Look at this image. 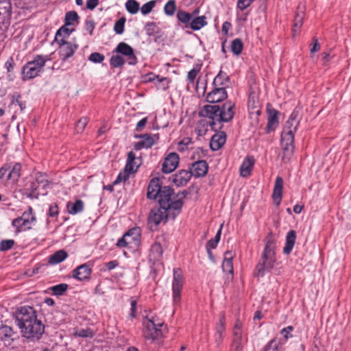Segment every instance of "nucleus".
<instances>
[{"instance_id":"nucleus-1","label":"nucleus","mask_w":351,"mask_h":351,"mask_svg":"<svg viewBox=\"0 0 351 351\" xmlns=\"http://www.w3.org/2000/svg\"><path fill=\"white\" fill-rule=\"evenodd\" d=\"M186 191L175 194L169 186H162L158 178H152L147 187V197L150 199H157L160 207L151 210L148 219H173L180 213L183 202L178 197H185Z\"/></svg>"},{"instance_id":"nucleus-2","label":"nucleus","mask_w":351,"mask_h":351,"mask_svg":"<svg viewBox=\"0 0 351 351\" xmlns=\"http://www.w3.org/2000/svg\"><path fill=\"white\" fill-rule=\"evenodd\" d=\"M16 322L22 337L29 341H39L45 332V326L38 319L36 310L29 306H21L16 312Z\"/></svg>"},{"instance_id":"nucleus-3","label":"nucleus","mask_w":351,"mask_h":351,"mask_svg":"<svg viewBox=\"0 0 351 351\" xmlns=\"http://www.w3.org/2000/svg\"><path fill=\"white\" fill-rule=\"evenodd\" d=\"M276 261V243L272 234L270 233L265 239V245L256 265L255 276L263 277L266 271H269L273 269Z\"/></svg>"},{"instance_id":"nucleus-4","label":"nucleus","mask_w":351,"mask_h":351,"mask_svg":"<svg viewBox=\"0 0 351 351\" xmlns=\"http://www.w3.org/2000/svg\"><path fill=\"white\" fill-rule=\"evenodd\" d=\"M47 60V56L36 55L33 60L27 62L22 69V80L26 81L38 76Z\"/></svg>"},{"instance_id":"nucleus-5","label":"nucleus","mask_w":351,"mask_h":351,"mask_svg":"<svg viewBox=\"0 0 351 351\" xmlns=\"http://www.w3.org/2000/svg\"><path fill=\"white\" fill-rule=\"evenodd\" d=\"M294 134L291 130L282 131L281 134V145L283 150L282 160L288 162L294 152Z\"/></svg>"},{"instance_id":"nucleus-6","label":"nucleus","mask_w":351,"mask_h":351,"mask_svg":"<svg viewBox=\"0 0 351 351\" xmlns=\"http://www.w3.org/2000/svg\"><path fill=\"white\" fill-rule=\"evenodd\" d=\"M173 282H172V298L174 305L180 304L181 300V291L183 288L184 278L183 273L180 268H174L173 270Z\"/></svg>"},{"instance_id":"nucleus-7","label":"nucleus","mask_w":351,"mask_h":351,"mask_svg":"<svg viewBox=\"0 0 351 351\" xmlns=\"http://www.w3.org/2000/svg\"><path fill=\"white\" fill-rule=\"evenodd\" d=\"M19 339V335L13 330L12 327L6 325L0 327V341L3 342L4 346L14 349L15 348L14 342Z\"/></svg>"},{"instance_id":"nucleus-8","label":"nucleus","mask_w":351,"mask_h":351,"mask_svg":"<svg viewBox=\"0 0 351 351\" xmlns=\"http://www.w3.org/2000/svg\"><path fill=\"white\" fill-rule=\"evenodd\" d=\"M219 106L218 105H206L201 114L208 117L211 121H209V125L213 130H216V122L219 123Z\"/></svg>"},{"instance_id":"nucleus-9","label":"nucleus","mask_w":351,"mask_h":351,"mask_svg":"<svg viewBox=\"0 0 351 351\" xmlns=\"http://www.w3.org/2000/svg\"><path fill=\"white\" fill-rule=\"evenodd\" d=\"M57 43L60 45V55L63 61H66L68 58L73 56L78 48L77 45L67 42L64 38H61Z\"/></svg>"},{"instance_id":"nucleus-10","label":"nucleus","mask_w":351,"mask_h":351,"mask_svg":"<svg viewBox=\"0 0 351 351\" xmlns=\"http://www.w3.org/2000/svg\"><path fill=\"white\" fill-rule=\"evenodd\" d=\"M115 51L125 56L129 64L134 65L137 63V58L134 53V49L128 44L124 42L119 43Z\"/></svg>"},{"instance_id":"nucleus-11","label":"nucleus","mask_w":351,"mask_h":351,"mask_svg":"<svg viewBox=\"0 0 351 351\" xmlns=\"http://www.w3.org/2000/svg\"><path fill=\"white\" fill-rule=\"evenodd\" d=\"M144 325L146 328L145 336L147 339H156L161 335L160 327L162 324H156L152 319H147L144 322Z\"/></svg>"},{"instance_id":"nucleus-12","label":"nucleus","mask_w":351,"mask_h":351,"mask_svg":"<svg viewBox=\"0 0 351 351\" xmlns=\"http://www.w3.org/2000/svg\"><path fill=\"white\" fill-rule=\"evenodd\" d=\"M180 158L177 153H170L164 160L162 165V171L165 173L173 172L179 164Z\"/></svg>"},{"instance_id":"nucleus-13","label":"nucleus","mask_w":351,"mask_h":351,"mask_svg":"<svg viewBox=\"0 0 351 351\" xmlns=\"http://www.w3.org/2000/svg\"><path fill=\"white\" fill-rule=\"evenodd\" d=\"M234 104L232 101H227L222 105V106H219V123L222 122H229L231 121L234 115Z\"/></svg>"},{"instance_id":"nucleus-14","label":"nucleus","mask_w":351,"mask_h":351,"mask_svg":"<svg viewBox=\"0 0 351 351\" xmlns=\"http://www.w3.org/2000/svg\"><path fill=\"white\" fill-rule=\"evenodd\" d=\"M228 97L225 87L215 86L213 90L209 92L206 95V101L208 103H218Z\"/></svg>"},{"instance_id":"nucleus-15","label":"nucleus","mask_w":351,"mask_h":351,"mask_svg":"<svg viewBox=\"0 0 351 351\" xmlns=\"http://www.w3.org/2000/svg\"><path fill=\"white\" fill-rule=\"evenodd\" d=\"M191 178V173L187 170H180L171 178L172 183L177 186H185Z\"/></svg>"},{"instance_id":"nucleus-16","label":"nucleus","mask_w":351,"mask_h":351,"mask_svg":"<svg viewBox=\"0 0 351 351\" xmlns=\"http://www.w3.org/2000/svg\"><path fill=\"white\" fill-rule=\"evenodd\" d=\"M92 272V269L87 263L78 266L73 271V277L82 281L88 279Z\"/></svg>"},{"instance_id":"nucleus-17","label":"nucleus","mask_w":351,"mask_h":351,"mask_svg":"<svg viewBox=\"0 0 351 351\" xmlns=\"http://www.w3.org/2000/svg\"><path fill=\"white\" fill-rule=\"evenodd\" d=\"M208 166L205 160H198L192 165L189 171L191 176L196 178L204 177L208 172Z\"/></svg>"},{"instance_id":"nucleus-18","label":"nucleus","mask_w":351,"mask_h":351,"mask_svg":"<svg viewBox=\"0 0 351 351\" xmlns=\"http://www.w3.org/2000/svg\"><path fill=\"white\" fill-rule=\"evenodd\" d=\"M163 250L160 243L158 241H155V242L152 245L149 259L154 264L156 263L160 262L162 258Z\"/></svg>"},{"instance_id":"nucleus-19","label":"nucleus","mask_w":351,"mask_h":351,"mask_svg":"<svg viewBox=\"0 0 351 351\" xmlns=\"http://www.w3.org/2000/svg\"><path fill=\"white\" fill-rule=\"evenodd\" d=\"M267 124L266 126L267 132L274 130L278 125L279 112L275 109H267Z\"/></svg>"},{"instance_id":"nucleus-20","label":"nucleus","mask_w":351,"mask_h":351,"mask_svg":"<svg viewBox=\"0 0 351 351\" xmlns=\"http://www.w3.org/2000/svg\"><path fill=\"white\" fill-rule=\"evenodd\" d=\"M283 184V179L281 177L278 176L275 180L274 187L272 193L274 202L276 205H279L281 202Z\"/></svg>"},{"instance_id":"nucleus-21","label":"nucleus","mask_w":351,"mask_h":351,"mask_svg":"<svg viewBox=\"0 0 351 351\" xmlns=\"http://www.w3.org/2000/svg\"><path fill=\"white\" fill-rule=\"evenodd\" d=\"M33 221H12L10 229L16 235L20 232H25L32 228Z\"/></svg>"},{"instance_id":"nucleus-22","label":"nucleus","mask_w":351,"mask_h":351,"mask_svg":"<svg viewBox=\"0 0 351 351\" xmlns=\"http://www.w3.org/2000/svg\"><path fill=\"white\" fill-rule=\"evenodd\" d=\"M226 316L224 312L219 315V322L216 326L215 341L217 345L221 343L223 339V332L225 331Z\"/></svg>"},{"instance_id":"nucleus-23","label":"nucleus","mask_w":351,"mask_h":351,"mask_svg":"<svg viewBox=\"0 0 351 351\" xmlns=\"http://www.w3.org/2000/svg\"><path fill=\"white\" fill-rule=\"evenodd\" d=\"M138 138H142L143 140L141 141H138L134 144V149L138 151L141 150L143 148H150L152 147L155 141L154 140V138L148 134H142L138 136Z\"/></svg>"},{"instance_id":"nucleus-24","label":"nucleus","mask_w":351,"mask_h":351,"mask_svg":"<svg viewBox=\"0 0 351 351\" xmlns=\"http://www.w3.org/2000/svg\"><path fill=\"white\" fill-rule=\"evenodd\" d=\"M226 140V134L225 132L215 134L211 138L210 142V149L213 151H217L225 144Z\"/></svg>"},{"instance_id":"nucleus-25","label":"nucleus","mask_w":351,"mask_h":351,"mask_svg":"<svg viewBox=\"0 0 351 351\" xmlns=\"http://www.w3.org/2000/svg\"><path fill=\"white\" fill-rule=\"evenodd\" d=\"M234 256V254L232 251H226L224 253V258L222 263V269L224 272L230 274H233L232 259Z\"/></svg>"},{"instance_id":"nucleus-26","label":"nucleus","mask_w":351,"mask_h":351,"mask_svg":"<svg viewBox=\"0 0 351 351\" xmlns=\"http://www.w3.org/2000/svg\"><path fill=\"white\" fill-rule=\"evenodd\" d=\"M296 239V232L295 230H290L286 236L285 245L283 248L285 254H289L294 246Z\"/></svg>"},{"instance_id":"nucleus-27","label":"nucleus","mask_w":351,"mask_h":351,"mask_svg":"<svg viewBox=\"0 0 351 351\" xmlns=\"http://www.w3.org/2000/svg\"><path fill=\"white\" fill-rule=\"evenodd\" d=\"M254 164V160L252 157L247 156L245 158L240 167V174L242 177L248 176L252 169Z\"/></svg>"},{"instance_id":"nucleus-28","label":"nucleus","mask_w":351,"mask_h":351,"mask_svg":"<svg viewBox=\"0 0 351 351\" xmlns=\"http://www.w3.org/2000/svg\"><path fill=\"white\" fill-rule=\"evenodd\" d=\"M138 230L137 229H130L128 232H126L123 236L119 239L116 244V245L119 247H126L130 244H132V241L129 239L130 233L133 234L136 238L138 237Z\"/></svg>"},{"instance_id":"nucleus-29","label":"nucleus","mask_w":351,"mask_h":351,"mask_svg":"<svg viewBox=\"0 0 351 351\" xmlns=\"http://www.w3.org/2000/svg\"><path fill=\"white\" fill-rule=\"evenodd\" d=\"M230 82V77L226 73L220 71L215 77L213 84L214 86L226 87Z\"/></svg>"},{"instance_id":"nucleus-30","label":"nucleus","mask_w":351,"mask_h":351,"mask_svg":"<svg viewBox=\"0 0 351 351\" xmlns=\"http://www.w3.org/2000/svg\"><path fill=\"white\" fill-rule=\"evenodd\" d=\"M84 203L81 199H77L75 202H69L66 205L68 212L71 215H75L83 211Z\"/></svg>"},{"instance_id":"nucleus-31","label":"nucleus","mask_w":351,"mask_h":351,"mask_svg":"<svg viewBox=\"0 0 351 351\" xmlns=\"http://www.w3.org/2000/svg\"><path fill=\"white\" fill-rule=\"evenodd\" d=\"M243 337H242V332L239 330H235L233 332V339L232 342V348L233 351H243Z\"/></svg>"},{"instance_id":"nucleus-32","label":"nucleus","mask_w":351,"mask_h":351,"mask_svg":"<svg viewBox=\"0 0 351 351\" xmlns=\"http://www.w3.org/2000/svg\"><path fill=\"white\" fill-rule=\"evenodd\" d=\"M68 256L67 252L64 250H60L56 252L54 254L51 255L49 258V263L51 265H56L64 260H65Z\"/></svg>"},{"instance_id":"nucleus-33","label":"nucleus","mask_w":351,"mask_h":351,"mask_svg":"<svg viewBox=\"0 0 351 351\" xmlns=\"http://www.w3.org/2000/svg\"><path fill=\"white\" fill-rule=\"evenodd\" d=\"M136 156L133 152H130L128 154V158L126 165L125 166V170L127 171L134 172L135 173L137 171V169L139 165H137L135 162Z\"/></svg>"},{"instance_id":"nucleus-34","label":"nucleus","mask_w":351,"mask_h":351,"mask_svg":"<svg viewBox=\"0 0 351 351\" xmlns=\"http://www.w3.org/2000/svg\"><path fill=\"white\" fill-rule=\"evenodd\" d=\"M21 168L22 166L21 163L16 162L14 164L8 173V179L17 181L21 176Z\"/></svg>"},{"instance_id":"nucleus-35","label":"nucleus","mask_w":351,"mask_h":351,"mask_svg":"<svg viewBox=\"0 0 351 351\" xmlns=\"http://www.w3.org/2000/svg\"><path fill=\"white\" fill-rule=\"evenodd\" d=\"M304 16V13L301 12H297L295 14V18L293 21V32L294 35L297 34L298 32L300 31L302 24H303V19Z\"/></svg>"},{"instance_id":"nucleus-36","label":"nucleus","mask_w":351,"mask_h":351,"mask_svg":"<svg viewBox=\"0 0 351 351\" xmlns=\"http://www.w3.org/2000/svg\"><path fill=\"white\" fill-rule=\"evenodd\" d=\"M207 24L206 18L204 16H198L193 19L190 25L193 30H199Z\"/></svg>"},{"instance_id":"nucleus-37","label":"nucleus","mask_w":351,"mask_h":351,"mask_svg":"<svg viewBox=\"0 0 351 351\" xmlns=\"http://www.w3.org/2000/svg\"><path fill=\"white\" fill-rule=\"evenodd\" d=\"M230 47H231L232 52L234 55H236V56L240 55L241 53L243 48V45L242 40L239 38H235L234 40H233L232 41Z\"/></svg>"},{"instance_id":"nucleus-38","label":"nucleus","mask_w":351,"mask_h":351,"mask_svg":"<svg viewBox=\"0 0 351 351\" xmlns=\"http://www.w3.org/2000/svg\"><path fill=\"white\" fill-rule=\"evenodd\" d=\"M125 8L129 13L134 14L138 12L140 5L136 0H128L125 3Z\"/></svg>"},{"instance_id":"nucleus-39","label":"nucleus","mask_w":351,"mask_h":351,"mask_svg":"<svg viewBox=\"0 0 351 351\" xmlns=\"http://www.w3.org/2000/svg\"><path fill=\"white\" fill-rule=\"evenodd\" d=\"M177 9L175 0H169L164 6V12L167 16H173Z\"/></svg>"},{"instance_id":"nucleus-40","label":"nucleus","mask_w":351,"mask_h":351,"mask_svg":"<svg viewBox=\"0 0 351 351\" xmlns=\"http://www.w3.org/2000/svg\"><path fill=\"white\" fill-rule=\"evenodd\" d=\"M67 25H63L56 32L55 39L56 42H59L61 38H64V37H68L71 33L73 31V29H71L66 27Z\"/></svg>"},{"instance_id":"nucleus-41","label":"nucleus","mask_w":351,"mask_h":351,"mask_svg":"<svg viewBox=\"0 0 351 351\" xmlns=\"http://www.w3.org/2000/svg\"><path fill=\"white\" fill-rule=\"evenodd\" d=\"M69 285L66 283H61L57 285L53 286L50 288L54 295H62L68 289Z\"/></svg>"},{"instance_id":"nucleus-42","label":"nucleus","mask_w":351,"mask_h":351,"mask_svg":"<svg viewBox=\"0 0 351 351\" xmlns=\"http://www.w3.org/2000/svg\"><path fill=\"white\" fill-rule=\"evenodd\" d=\"M21 95L18 92H14L11 97V104L12 105H18L20 108L21 111L22 112L26 107L25 102L21 101L20 100Z\"/></svg>"},{"instance_id":"nucleus-43","label":"nucleus","mask_w":351,"mask_h":351,"mask_svg":"<svg viewBox=\"0 0 351 351\" xmlns=\"http://www.w3.org/2000/svg\"><path fill=\"white\" fill-rule=\"evenodd\" d=\"M74 335L80 337L92 338L95 335L94 331L90 328H80L75 330Z\"/></svg>"},{"instance_id":"nucleus-44","label":"nucleus","mask_w":351,"mask_h":351,"mask_svg":"<svg viewBox=\"0 0 351 351\" xmlns=\"http://www.w3.org/2000/svg\"><path fill=\"white\" fill-rule=\"evenodd\" d=\"M34 180L36 183L41 185L43 189H45L49 184V182L47 179V175L41 172H37L35 174Z\"/></svg>"},{"instance_id":"nucleus-45","label":"nucleus","mask_w":351,"mask_h":351,"mask_svg":"<svg viewBox=\"0 0 351 351\" xmlns=\"http://www.w3.org/2000/svg\"><path fill=\"white\" fill-rule=\"evenodd\" d=\"M79 16L75 11H69L66 13L64 19L65 25H71L75 21H77Z\"/></svg>"},{"instance_id":"nucleus-46","label":"nucleus","mask_w":351,"mask_h":351,"mask_svg":"<svg viewBox=\"0 0 351 351\" xmlns=\"http://www.w3.org/2000/svg\"><path fill=\"white\" fill-rule=\"evenodd\" d=\"M201 64H197L195 65V66L193 67V69H192L191 71L188 72L187 80L191 84L194 83L197 74L199 73L201 70Z\"/></svg>"},{"instance_id":"nucleus-47","label":"nucleus","mask_w":351,"mask_h":351,"mask_svg":"<svg viewBox=\"0 0 351 351\" xmlns=\"http://www.w3.org/2000/svg\"><path fill=\"white\" fill-rule=\"evenodd\" d=\"M110 64L114 68L121 67L125 64V60L119 55L112 56L110 59Z\"/></svg>"},{"instance_id":"nucleus-48","label":"nucleus","mask_w":351,"mask_h":351,"mask_svg":"<svg viewBox=\"0 0 351 351\" xmlns=\"http://www.w3.org/2000/svg\"><path fill=\"white\" fill-rule=\"evenodd\" d=\"M125 18L121 17L118 21H117L114 25V31L117 34H121L124 32L125 23Z\"/></svg>"},{"instance_id":"nucleus-49","label":"nucleus","mask_w":351,"mask_h":351,"mask_svg":"<svg viewBox=\"0 0 351 351\" xmlns=\"http://www.w3.org/2000/svg\"><path fill=\"white\" fill-rule=\"evenodd\" d=\"M157 79V82H155L158 89L166 90L169 87V81L167 77H160V76H155Z\"/></svg>"},{"instance_id":"nucleus-50","label":"nucleus","mask_w":351,"mask_h":351,"mask_svg":"<svg viewBox=\"0 0 351 351\" xmlns=\"http://www.w3.org/2000/svg\"><path fill=\"white\" fill-rule=\"evenodd\" d=\"M177 18L180 22L185 24L189 23L191 21V14L183 10H179L177 12Z\"/></svg>"},{"instance_id":"nucleus-51","label":"nucleus","mask_w":351,"mask_h":351,"mask_svg":"<svg viewBox=\"0 0 351 351\" xmlns=\"http://www.w3.org/2000/svg\"><path fill=\"white\" fill-rule=\"evenodd\" d=\"M88 123V119L86 117H82L75 125V131L77 133H82Z\"/></svg>"},{"instance_id":"nucleus-52","label":"nucleus","mask_w":351,"mask_h":351,"mask_svg":"<svg viewBox=\"0 0 351 351\" xmlns=\"http://www.w3.org/2000/svg\"><path fill=\"white\" fill-rule=\"evenodd\" d=\"M40 184H38L34 180L31 182L29 184V188L28 189L30 191V193L27 195V197L30 198H38L39 196V193L36 192Z\"/></svg>"},{"instance_id":"nucleus-53","label":"nucleus","mask_w":351,"mask_h":351,"mask_svg":"<svg viewBox=\"0 0 351 351\" xmlns=\"http://www.w3.org/2000/svg\"><path fill=\"white\" fill-rule=\"evenodd\" d=\"M155 5L156 1L154 0L149 1V2L145 3L141 8V13L143 15H147L149 14L152 11Z\"/></svg>"},{"instance_id":"nucleus-54","label":"nucleus","mask_w":351,"mask_h":351,"mask_svg":"<svg viewBox=\"0 0 351 351\" xmlns=\"http://www.w3.org/2000/svg\"><path fill=\"white\" fill-rule=\"evenodd\" d=\"M14 245V241L12 239L3 240L0 242V250L5 252L10 250Z\"/></svg>"},{"instance_id":"nucleus-55","label":"nucleus","mask_w":351,"mask_h":351,"mask_svg":"<svg viewBox=\"0 0 351 351\" xmlns=\"http://www.w3.org/2000/svg\"><path fill=\"white\" fill-rule=\"evenodd\" d=\"M191 144H192L191 138H184L179 143L178 149L180 152H184L189 148Z\"/></svg>"},{"instance_id":"nucleus-56","label":"nucleus","mask_w":351,"mask_h":351,"mask_svg":"<svg viewBox=\"0 0 351 351\" xmlns=\"http://www.w3.org/2000/svg\"><path fill=\"white\" fill-rule=\"evenodd\" d=\"M298 125L299 121L291 122L290 121L287 120L282 131L289 132V130H291L292 133L295 134V132L297 130Z\"/></svg>"},{"instance_id":"nucleus-57","label":"nucleus","mask_w":351,"mask_h":351,"mask_svg":"<svg viewBox=\"0 0 351 351\" xmlns=\"http://www.w3.org/2000/svg\"><path fill=\"white\" fill-rule=\"evenodd\" d=\"M130 173H134V172L127 171L125 169L123 172H120L116 180L113 182V184H117L122 181H126L129 178Z\"/></svg>"},{"instance_id":"nucleus-58","label":"nucleus","mask_w":351,"mask_h":351,"mask_svg":"<svg viewBox=\"0 0 351 351\" xmlns=\"http://www.w3.org/2000/svg\"><path fill=\"white\" fill-rule=\"evenodd\" d=\"M263 351H279L278 343L276 339L271 340L263 348Z\"/></svg>"},{"instance_id":"nucleus-59","label":"nucleus","mask_w":351,"mask_h":351,"mask_svg":"<svg viewBox=\"0 0 351 351\" xmlns=\"http://www.w3.org/2000/svg\"><path fill=\"white\" fill-rule=\"evenodd\" d=\"M105 57L103 54L94 52L92 53L88 58V60L94 63H100L104 60Z\"/></svg>"},{"instance_id":"nucleus-60","label":"nucleus","mask_w":351,"mask_h":351,"mask_svg":"<svg viewBox=\"0 0 351 351\" xmlns=\"http://www.w3.org/2000/svg\"><path fill=\"white\" fill-rule=\"evenodd\" d=\"M16 219H35L33 215V209L32 207H28L27 210L24 211L22 216L17 217Z\"/></svg>"},{"instance_id":"nucleus-61","label":"nucleus","mask_w":351,"mask_h":351,"mask_svg":"<svg viewBox=\"0 0 351 351\" xmlns=\"http://www.w3.org/2000/svg\"><path fill=\"white\" fill-rule=\"evenodd\" d=\"M254 1V0H239L237 2V7L241 10H244Z\"/></svg>"},{"instance_id":"nucleus-62","label":"nucleus","mask_w":351,"mask_h":351,"mask_svg":"<svg viewBox=\"0 0 351 351\" xmlns=\"http://www.w3.org/2000/svg\"><path fill=\"white\" fill-rule=\"evenodd\" d=\"M162 221H147V228L154 232L158 230V226Z\"/></svg>"},{"instance_id":"nucleus-63","label":"nucleus","mask_w":351,"mask_h":351,"mask_svg":"<svg viewBox=\"0 0 351 351\" xmlns=\"http://www.w3.org/2000/svg\"><path fill=\"white\" fill-rule=\"evenodd\" d=\"M320 45L318 42V40L317 38L314 37L313 38V43L311 45V49L310 51L311 53H313L315 52H317L319 50Z\"/></svg>"},{"instance_id":"nucleus-64","label":"nucleus","mask_w":351,"mask_h":351,"mask_svg":"<svg viewBox=\"0 0 351 351\" xmlns=\"http://www.w3.org/2000/svg\"><path fill=\"white\" fill-rule=\"evenodd\" d=\"M58 214V207L56 204H52L49 208V215L51 217H56Z\"/></svg>"}]
</instances>
